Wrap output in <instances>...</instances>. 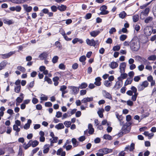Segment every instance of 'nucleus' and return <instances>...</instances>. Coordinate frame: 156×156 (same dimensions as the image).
Here are the masks:
<instances>
[{"label": "nucleus", "mask_w": 156, "mask_h": 156, "mask_svg": "<svg viewBox=\"0 0 156 156\" xmlns=\"http://www.w3.org/2000/svg\"><path fill=\"white\" fill-rule=\"evenodd\" d=\"M102 150L103 151V153L104 154H106L112 152V149H109L107 148H103Z\"/></svg>", "instance_id": "nucleus-27"}, {"label": "nucleus", "mask_w": 156, "mask_h": 156, "mask_svg": "<svg viewBox=\"0 0 156 156\" xmlns=\"http://www.w3.org/2000/svg\"><path fill=\"white\" fill-rule=\"evenodd\" d=\"M87 91L85 90H82L80 91V95H83L86 94Z\"/></svg>", "instance_id": "nucleus-63"}, {"label": "nucleus", "mask_w": 156, "mask_h": 156, "mask_svg": "<svg viewBox=\"0 0 156 156\" xmlns=\"http://www.w3.org/2000/svg\"><path fill=\"white\" fill-rule=\"evenodd\" d=\"M45 106L46 107H50L52 106V104L51 102H47L45 103Z\"/></svg>", "instance_id": "nucleus-64"}, {"label": "nucleus", "mask_w": 156, "mask_h": 156, "mask_svg": "<svg viewBox=\"0 0 156 156\" xmlns=\"http://www.w3.org/2000/svg\"><path fill=\"white\" fill-rule=\"evenodd\" d=\"M156 59V56L155 55H152L148 58V59L149 60L154 61Z\"/></svg>", "instance_id": "nucleus-50"}, {"label": "nucleus", "mask_w": 156, "mask_h": 156, "mask_svg": "<svg viewBox=\"0 0 156 156\" xmlns=\"http://www.w3.org/2000/svg\"><path fill=\"white\" fill-rule=\"evenodd\" d=\"M71 122L70 121H66L64 122V124L65 126L68 128L69 127L71 126Z\"/></svg>", "instance_id": "nucleus-48"}, {"label": "nucleus", "mask_w": 156, "mask_h": 156, "mask_svg": "<svg viewBox=\"0 0 156 156\" xmlns=\"http://www.w3.org/2000/svg\"><path fill=\"white\" fill-rule=\"evenodd\" d=\"M58 58H59L58 56H54L52 59V62L54 64L56 63L57 62Z\"/></svg>", "instance_id": "nucleus-43"}, {"label": "nucleus", "mask_w": 156, "mask_h": 156, "mask_svg": "<svg viewBox=\"0 0 156 156\" xmlns=\"http://www.w3.org/2000/svg\"><path fill=\"white\" fill-rule=\"evenodd\" d=\"M104 110L103 108L100 109L98 111L97 113L101 118H102L103 117V112H104Z\"/></svg>", "instance_id": "nucleus-22"}, {"label": "nucleus", "mask_w": 156, "mask_h": 156, "mask_svg": "<svg viewBox=\"0 0 156 156\" xmlns=\"http://www.w3.org/2000/svg\"><path fill=\"white\" fill-rule=\"evenodd\" d=\"M111 83L112 82L108 80H105L104 82V84L105 86L108 87H109L111 86Z\"/></svg>", "instance_id": "nucleus-35"}, {"label": "nucleus", "mask_w": 156, "mask_h": 156, "mask_svg": "<svg viewBox=\"0 0 156 156\" xmlns=\"http://www.w3.org/2000/svg\"><path fill=\"white\" fill-rule=\"evenodd\" d=\"M153 19V18L152 17L149 16L145 19L144 20V22L147 23H149L152 21Z\"/></svg>", "instance_id": "nucleus-37"}, {"label": "nucleus", "mask_w": 156, "mask_h": 156, "mask_svg": "<svg viewBox=\"0 0 156 156\" xmlns=\"http://www.w3.org/2000/svg\"><path fill=\"white\" fill-rule=\"evenodd\" d=\"M134 75V73L133 71H130L128 73V76L130 77V78H133Z\"/></svg>", "instance_id": "nucleus-62"}, {"label": "nucleus", "mask_w": 156, "mask_h": 156, "mask_svg": "<svg viewBox=\"0 0 156 156\" xmlns=\"http://www.w3.org/2000/svg\"><path fill=\"white\" fill-rule=\"evenodd\" d=\"M30 144H31V146H32V147H36L38 144L39 142L36 140H35L33 141L32 140Z\"/></svg>", "instance_id": "nucleus-31"}, {"label": "nucleus", "mask_w": 156, "mask_h": 156, "mask_svg": "<svg viewBox=\"0 0 156 156\" xmlns=\"http://www.w3.org/2000/svg\"><path fill=\"white\" fill-rule=\"evenodd\" d=\"M20 89L21 86L20 85H19V86H16L15 87V91L16 93H19L20 91Z\"/></svg>", "instance_id": "nucleus-44"}, {"label": "nucleus", "mask_w": 156, "mask_h": 156, "mask_svg": "<svg viewBox=\"0 0 156 156\" xmlns=\"http://www.w3.org/2000/svg\"><path fill=\"white\" fill-rule=\"evenodd\" d=\"M126 64L125 62L121 63L119 66L120 71L121 73H124Z\"/></svg>", "instance_id": "nucleus-8"}, {"label": "nucleus", "mask_w": 156, "mask_h": 156, "mask_svg": "<svg viewBox=\"0 0 156 156\" xmlns=\"http://www.w3.org/2000/svg\"><path fill=\"white\" fill-rule=\"evenodd\" d=\"M108 12H109L108 11L105 10L101 11V12L98 14L99 15H105L108 14Z\"/></svg>", "instance_id": "nucleus-52"}, {"label": "nucleus", "mask_w": 156, "mask_h": 156, "mask_svg": "<svg viewBox=\"0 0 156 156\" xmlns=\"http://www.w3.org/2000/svg\"><path fill=\"white\" fill-rule=\"evenodd\" d=\"M109 66L112 69H114L118 66V64L116 62H112L109 64Z\"/></svg>", "instance_id": "nucleus-12"}, {"label": "nucleus", "mask_w": 156, "mask_h": 156, "mask_svg": "<svg viewBox=\"0 0 156 156\" xmlns=\"http://www.w3.org/2000/svg\"><path fill=\"white\" fill-rule=\"evenodd\" d=\"M120 46H115L113 47V49L114 51H118L120 49Z\"/></svg>", "instance_id": "nucleus-56"}, {"label": "nucleus", "mask_w": 156, "mask_h": 156, "mask_svg": "<svg viewBox=\"0 0 156 156\" xmlns=\"http://www.w3.org/2000/svg\"><path fill=\"white\" fill-rule=\"evenodd\" d=\"M130 47L132 51H137L139 50L140 47V43L136 37H133L130 41Z\"/></svg>", "instance_id": "nucleus-1"}, {"label": "nucleus", "mask_w": 156, "mask_h": 156, "mask_svg": "<svg viewBox=\"0 0 156 156\" xmlns=\"http://www.w3.org/2000/svg\"><path fill=\"white\" fill-rule=\"evenodd\" d=\"M69 88L72 90V94H73L76 95L77 94L79 90V87H77L75 86H70Z\"/></svg>", "instance_id": "nucleus-7"}, {"label": "nucleus", "mask_w": 156, "mask_h": 156, "mask_svg": "<svg viewBox=\"0 0 156 156\" xmlns=\"http://www.w3.org/2000/svg\"><path fill=\"white\" fill-rule=\"evenodd\" d=\"M17 69L23 73L25 72L26 71L24 67L21 66H17Z\"/></svg>", "instance_id": "nucleus-41"}, {"label": "nucleus", "mask_w": 156, "mask_h": 156, "mask_svg": "<svg viewBox=\"0 0 156 156\" xmlns=\"http://www.w3.org/2000/svg\"><path fill=\"white\" fill-rule=\"evenodd\" d=\"M66 7L65 5H62L61 6H58V9L60 11H63L66 10Z\"/></svg>", "instance_id": "nucleus-32"}, {"label": "nucleus", "mask_w": 156, "mask_h": 156, "mask_svg": "<svg viewBox=\"0 0 156 156\" xmlns=\"http://www.w3.org/2000/svg\"><path fill=\"white\" fill-rule=\"evenodd\" d=\"M126 15V13L123 11L121 12L119 14V16L120 18L122 19H124Z\"/></svg>", "instance_id": "nucleus-36"}, {"label": "nucleus", "mask_w": 156, "mask_h": 156, "mask_svg": "<svg viewBox=\"0 0 156 156\" xmlns=\"http://www.w3.org/2000/svg\"><path fill=\"white\" fill-rule=\"evenodd\" d=\"M102 29H101L100 30H94L90 32V34L92 37H95L98 35L100 33V31H102Z\"/></svg>", "instance_id": "nucleus-10"}, {"label": "nucleus", "mask_w": 156, "mask_h": 156, "mask_svg": "<svg viewBox=\"0 0 156 156\" xmlns=\"http://www.w3.org/2000/svg\"><path fill=\"white\" fill-rule=\"evenodd\" d=\"M55 128L58 129H60L64 128V126L62 123H59L55 125Z\"/></svg>", "instance_id": "nucleus-28"}, {"label": "nucleus", "mask_w": 156, "mask_h": 156, "mask_svg": "<svg viewBox=\"0 0 156 156\" xmlns=\"http://www.w3.org/2000/svg\"><path fill=\"white\" fill-rule=\"evenodd\" d=\"M93 100V97L85 98L81 100V102L84 103L85 105L87 106V102L92 101Z\"/></svg>", "instance_id": "nucleus-4"}, {"label": "nucleus", "mask_w": 156, "mask_h": 156, "mask_svg": "<svg viewBox=\"0 0 156 156\" xmlns=\"http://www.w3.org/2000/svg\"><path fill=\"white\" fill-rule=\"evenodd\" d=\"M31 141V140H30L27 144H26V143H25L23 144V147H24L25 150L27 149L29 147L31 146V144H30V143Z\"/></svg>", "instance_id": "nucleus-26"}, {"label": "nucleus", "mask_w": 156, "mask_h": 156, "mask_svg": "<svg viewBox=\"0 0 156 156\" xmlns=\"http://www.w3.org/2000/svg\"><path fill=\"white\" fill-rule=\"evenodd\" d=\"M122 81H117L116 82L114 87L116 89H118L122 87Z\"/></svg>", "instance_id": "nucleus-14"}, {"label": "nucleus", "mask_w": 156, "mask_h": 156, "mask_svg": "<svg viewBox=\"0 0 156 156\" xmlns=\"http://www.w3.org/2000/svg\"><path fill=\"white\" fill-rule=\"evenodd\" d=\"M127 30L125 28H123L122 30H120L119 31V34H121L122 33H127Z\"/></svg>", "instance_id": "nucleus-45"}, {"label": "nucleus", "mask_w": 156, "mask_h": 156, "mask_svg": "<svg viewBox=\"0 0 156 156\" xmlns=\"http://www.w3.org/2000/svg\"><path fill=\"white\" fill-rule=\"evenodd\" d=\"M44 81H46L48 83L51 84L52 81L51 79L48 78L47 76H45L44 78Z\"/></svg>", "instance_id": "nucleus-38"}, {"label": "nucleus", "mask_w": 156, "mask_h": 156, "mask_svg": "<svg viewBox=\"0 0 156 156\" xmlns=\"http://www.w3.org/2000/svg\"><path fill=\"white\" fill-rule=\"evenodd\" d=\"M87 86V84L86 83H83L80 85L78 87L79 89H85Z\"/></svg>", "instance_id": "nucleus-29"}, {"label": "nucleus", "mask_w": 156, "mask_h": 156, "mask_svg": "<svg viewBox=\"0 0 156 156\" xmlns=\"http://www.w3.org/2000/svg\"><path fill=\"white\" fill-rule=\"evenodd\" d=\"M67 88V87L65 85H62L60 87V90L61 91L65 90Z\"/></svg>", "instance_id": "nucleus-60"}, {"label": "nucleus", "mask_w": 156, "mask_h": 156, "mask_svg": "<svg viewBox=\"0 0 156 156\" xmlns=\"http://www.w3.org/2000/svg\"><path fill=\"white\" fill-rule=\"evenodd\" d=\"M129 148V150L130 151H133L135 149V144L133 143H131Z\"/></svg>", "instance_id": "nucleus-51"}, {"label": "nucleus", "mask_w": 156, "mask_h": 156, "mask_svg": "<svg viewBox=\"0 0 156 156\" xmlns=\"http://www.w3.org/2000/svg\"><path fill=\"white\" fill-rule=\"evenodd\" d=\"M138 95V94H134V95L133 94L132 95L131 100L133 101H136Z\"/></svg>", "instance_id": "nucleus-53"}, {"label": "nucleus", "mask_w": 156, "mask_h": 156, "mask_svg": "<svg viewBox=\"0 0 156 156\" xmlns=\"http://www.w3.org/2000/svg\"><path fill=\"white\" fill-rule=\"evenodd\" d=\"M86 42L87 44L90 46H95L96 44V42L93 39L90 40L89 39H87L86 40Z\"/></svg>", "instance_id": "nucleus-6"}, {"label": "nucleus", "mask_w": 156, "mask_h": 156, "mask_svg": "<svg viewBox=\"0 0 156 156\" xmlns=\"http://www.w3.org/2000/svg\"><path fill=\"white\" fill-rule=\"evenodd\" d=\"M133 21L134 22H136L139 20V16L137 14H136L133 16Z\"/></svg>", "instance_id": "nucleus-30"}, {"label": "nucleus", "mask_w": 156, "mask_h": 156, "mask_svg": "<svg viewBox=\"0 0 156 156\" xmlns=\"http://www.w3.org/2000/svg\"><path fill=\"white\" fill-rule=\"evenodd\" d=\"M88 128L89 129L88 133L90 134H93L94 132V129L93 128L92 125L90 123L88 125Z\"/></svg>", "instance_id": "nucleus-16"}, {"label": "nucleus", "mask_w": 156, "mask_h": 156, "mask_svg": "<svg viewBox=\"0 0 156 156\" xmlns=\"http://www.w3.org/2000/svg\"><path fill=\"white\" fill-rule=\"evenodd\" d=\"M7 62L6 61H3L0 63V70L3 69L6 66Z\"/></svg>", "instance_id": "nucleus-19"}, {"label": "nucleus", "mask_w": 156, "mask_h": 156, "mask_svg": "<svg viewBox=\"0 0 156 156\" xmlns=\"http://www.w3.org/2000/svg\"><path fill=\"white\" fill-rule=\"evenodd\" d=\"M48 56V54L46 52H43L39 55V57L41 60L46 59Z\"/></svg>", "instance_id": "nucleus-17"}, {"label": "nucleus", "mask_w": 156, "mask_h": 156, "mask_svg": "<svg viewBox=\"0 0 156 156\" xmlns=\"http://www.w3.org/2000/svg\"><path fill=\"white\" fill-rule=\"evenodd\" d=\"M15 53V51H10L8 53L1 54L0 55H1V57L2 58L5 59L9 58L13 54H14Z\"/></svg>", "instance_id": "nucleus-5"}, {"label": "nucleus", "mask_w": 156, "mask_h": 156, "mask_svg": "<svg viewBox=\"0 0 156 156\" xmlns=\"http://www.w3.org/2000/svg\"><path fill=\"white\" fill-rule=\"evenodd\" d=\"M31 120L29 119L27 121V123L25 124L24 126V128L26 129H27L29 128L30 124L31 123Z\"/></svg>", "instance_id": "nucleus-20"}, {"label": "nucleus", "mask_w": 156, "mask_h": 156, "mask_svg": "<svg viewBox=\"0 0 156 156\" xmlns=\"http://www.w3.org/2000/svg\"><path fill=\"white\" fill-rule=\"evenodd\" d=\"M59 80V78L58 76H55L53 78L52 80L54 82V85L55 86H57L58 84V80Z\"/></svg>", "instance_id": "nucleus-21"}, {"label": "nucleus", "mask_w": 156, "mask_h": 156, "mask_svg": "<svg viewBox=\"0 0 156 156\" xmlns=\"http://www.w3.org/2000/svg\"><path fill=\"white\" fill-rule=\"evenodd\" d=\"M116 31V30L115 28L114 27H112L110 30L109 33L110 34H113L114 32H115Z\"/></svg>", "instance_id": "nucleus-54"}, {"label": "nucleus", "mask_w": 156, "mask_h": 156, "mask_svg": "<svg viewBox=\"0 0 156 156\" xmlns=\"http://www.w3.org/2000/svg\"><path fill=\"white\" fill-rule=\"evenodd\" d=\"M21 7L19 5L16 6L15 7V11L17 12H20L21 9Z\"/></svg>", "instance_id": "nucleus-61"}, {"label": "nucleus", "mask_w": 156, "mask_h": 156, "mask_svg": "<svg viewBox=\"0 0 156 156\" xmlns=\"http://www.w3.org/2000/svg\"><path fill=\"white\" fill-rule=\"evenodd\" d=\"M131 89L133 92V93H134V94H138L137 93V90L136 88L134 86H132L131 87Z\"/></svg>", "instance_id": "nucleus-49"}, {"label": "nucleus", "mask_w": 156, "mask_h": 156, "mask_svg": "<svg viewBox=\"0 0 156 156\" xmlns=\"http://www.w3.org/2000/svg\"><path fill=\"white\" fill-rule=\"evenodd\" d=\"M3 22L4 23L8 25H10L13 24V22L12 20H9L7 19H5L3 20Z\"/></svg>", "instance_id": "nucleus-25"}, {"label": "nucleus", "mask_w": 156, "mask_h": 156, "mask_svg": "<svg viewBox=\"0 0 156 156\" xmlns=\"http://www.w3.org/2000/svg\"><path fill=\"white\" fill-rule=\"evenodd\" d=\"M116 118L120 122V125H122V124H123L124 123L123 122H122L121 121L123 119V117L122 116V115H119L118 113H117L116 114Z\"/></svg>", "instance_id": "nucleus-23"}, {"label": "nucleus", "mask_w": 156, "mask_h": 156, "mask_svg": "<svg viewBox=\"0 0 156 156\" xmlns=\"http://www.w3.org/2000/svg\"><path fill=\"white\" fill-rule=\"evenodd\" d=\"M131 129V127L126 128L123 126L121 130V132L118 133V136H122L123 134L129 133Z\"/></svg>", "instance_id": "nucleus-2"}, {"label": "nucleus", "mask_w": 156, "mask_h": 156, "mask_svg": "<svg viewBox=\"0 0 156 156\" xmlns=\"http://www.w3.org/2000/svg\"><path fill=\"white\" fill-rule=\"evenodd\" d=\"M133 80V79L132 78H128L126 80L125 83L124 84V86H126V85L131 83Z\"/></svg>", "instance_id": "nucleus-24"}, {"label": "nucleus", "mask_w": 156, "mask_h": 156, "mask_svg": "<svg viewBox=\"0 0 156 156\" xmlns=\"http://www.w3.org/2000/svg\"><path fill=\"white\" fill-rule=\"evenodd\" d=\"M140 77L139 76H135L133 80L135 82H138L140 80Z\"/></svg>", "instance_id": "nucleus-59"}, {"label": "nucleus", "mask_w": 156, "mask_h": 156, "mask_svg": "<svg viewBox=\"0 0 156 156\" xmlns=\"http://www.w3.org/2000/svg\"><path fill=\"white\" fill-rule=\"evenodd\" d=\"M86 59V57L85 55L81 56L79 58V61L82 62H83L85 61Z\"/></svg>", "instance_id": "nucleus-47"}, {"label": "nucleus", "mask_w": 156, "mask_h": 156, "mask_svg": "<svg viewBox=\"0 0 156 156\" xmlns=\"http://www.w3.org/2000/svg\"><path fill=\"white\" fill-rule=\"evenodd\" d=\"M37 74V73L36 71H34L30 74V76L32 77H34L36 76Z\"/></svg>", "instance_id": "nucleus-57"}, {"label": "nucleus", "mask_w": 156, "mask_h": 156, "mask_svg": "<svg viewBox=\"0 0 156 156\" xmlns=\"http://www.w3.org/2000/svg\"><path fill=\"white\" fill-rule=\"evenodd\" d=\"M50 145L49 144H46L44 147V150L43 152L44 154L47 153L49 150Z\"/></svg>", "instance_id": "nucleus-18"}, {"label": "nucleus", "mask_w": 156, "mask_h": 156, "mask_svg": "<svg viewBox=\"0 0 156 156\" xmlns=\"http://www.w3.org/2000/svg\"><path fill=\"white\" fill-rule=\"evenodd\" d=\"M91 16V14L90 13L87 14L84 18L88 20L90 19Z\"/></svg>", "instance_id": "nucleus-58"}, {"label": "nucleus", "mask_w": 156, "mask_h": 156, "mask_svg": "<svg viewBox=\"0 0 156 156\" xmlns=\"http://www.w3.org/2000/svg\"><path fill=\"white\" fill-rule=\"evenodd\" d=\"M72 142L74 147H76L77 146L78 144H77V141L75 138H73L72 139Z\"/></svg>", "instance_id": "nucleus-46"}, {"label": "nucleus", "mask_w": 156, "mask_h": 156, "mask_svg": "<svg viewBox=\"0 0 156 156\" xmlns=\"http://www.w3.org/2000/svg\"><path fill=\"white\" fill-rule=\"evenodd\" d=\"M23 7L25 10L27 12H30L32 10V8L30 6H28L27 4L23 5Z\"/></svg>", "instance_id": "nucleus-13"}, {"label": "nucleus", "mask_w": 156, "mask_h": 156, "mask_svg": "<svg viewBox=\"0 0 156 156\" xmlns=\"http://www.w3.org/2000/svg\"><path fill=\"white\" fill-rule=\"evenodd\" d=\"M141 63H143L145 64H148L150 63V62L146 59L144 58H142V61H141Z\"/></svg>", "instance_id": "nucleus-55"}, {"label": "nucleus", "mask_w": 156, "mask_h": 156, "mask_svg": "<svg viewBox=\"0 0 156 156\" xmlns=\"http://www.w3.org/2000/svg\"><path fill=\"white\" fill-rule=\"evenodd\" d=\"M103 94L104 96L106 98L110 100H112V97L111 94L106 90H103Z\"/></svg>", "instance_id": "nucleus-9"}, {"label": "nucleus", "mask_w": 156, "mask_h": 156, "mask_svg": "<svg viewBox=\"0 0 156 156\" xmlns=\"http://www.w3.org/2000/svg\"><path fill=\"white\" fill-rule=\"evenodd\" d=\"M101 79L100 77H96L95 79V81L94 83V84L98 86H100L101 84Z\"/></svg>", "instance_id": "nucleus-11"}, {"label": "nucleus", "mask_w": 156, "mask_h": 156, "mask_svg": "<svg viewBox=\"0 0 156 156\" xmlns=\"http://www.w3.org/2000/svg\"><path fill=\"white\" fill-rule=\"evenodd\" d=\"M148 83L147 81L143 82L141 83H140L138 86V90L140 91L143 90L145 87H147Z\"/></svg>", "instance_id": "nucleus-3"}, {"label": "nucleus", "mask_w": 156, "mask_h": 156, "mask_svg": "<svg viewBox=\"0 0 156 156\" xmlns=\"http://www.w3.org/2000/svg\"><path fill=\"white\" fill-rule=\"evenodd\" d=\"M53 139H52L51 138L50 139V142L51 143H56L58 141V137H54L53 138H52Z\"/></svg>", "instance_id": "nucleus-40"}, {"label": "nucleus", "mask_w": 156, "mask_h": 156, "mask_svg": "<svg viewBox=\"0 0 156 156\" xmlns=\"http://www.w3.org/2000/svg\"><path fill=\"white\" fill-rule=\"evenodd\" d=\"M34 81H33L31 82L30 83L28 84L27 86V87L29 90H30V88H32L34 87Z\"/></svg>", "instance_id": "nucleus-34"}, {"label": "nucleus", "mask_w": 156, "mask_h": 156, "mask_svg": "<svg viewBox=\"0 0 156 156\" xmlns=\"http://www.w3.org/2000/svg\"><path fill=\"white\" fill-rule=\"evenodd\" d=\"M127 37V36L126 35L122 34L120 36L119 39L121 41H123L126 39Z\"/></svg>", "instance_id": "nucleus-39"}, {"label": "nucleus", "mask_w": 156, "mask_h": 156, "mask_svg": "<svg viewBox=\"0 0 156 156\" xmlns=\"http://www.w3.org/2000/svg\"><path fill=\"white\" fill-rule=\"evenodd\" d=\"M12 2L16 4L23 3L26 2V0H9Z\"/></svg>", "instance_id": "nucleus-15"}, {"label": "nucleus", "mask_w": 156, "mask_h": 156, "mask_svg": "<svg viewBox=\"0 0 156 156\" xmlns=\"http://www.w3.org/2000/svg\"><path fill=\"white\" fill-rule=\"evenodd\" d=\"M13 129L14 130L16 131V133H18V132H19L20 131V129L18 128V126L15 124L13 126Z\"/></svg>", "instance_id": "nucleus-42"}, {"label": "nucleus", "mask_w": 156, "mask_h": 156, "mask_svg": "<svg viewBox=\"0 0 156 156\" xmlns=\"http://www.w3.org/2000/svg\"><path fill=\"white\" fill-rule=\"evenodd\" d=\"M103 137L104 139L108 140H111L112 139V136L108 134H105L103 136Z\"/></svg>", "instance_id": "nucleus-33"}]
</instances>
